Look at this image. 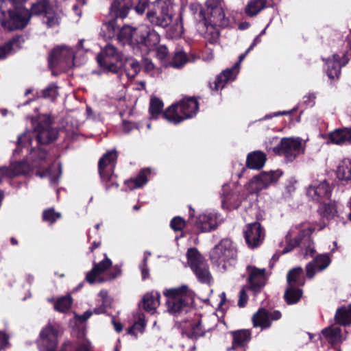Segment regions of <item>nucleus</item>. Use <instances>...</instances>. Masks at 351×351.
<instances>
[{"instance_id": "c03bdc74", "label": "nucleus", "mask_w": 351, "mask_h": 351, "mask_svg": "<svg viewBox=\"0 0 351 351\" xmlns=\"http://www.w3.org/2000/svg\"><path fill=\"white\" fill-rule=\"evenodd\" d=\"M62 217L60 213L56 212L53 208L45 209L42 214V219L45 222L53 224Z\"/></svg>"}, {"instance_id": "8fccbe9b", "label": "nucleus", "mask_w": 351, "mask_h": 351, "mask_svg": "<svg viewBox=\"0 0 351 351\" xmlns=\"http://www.w3.org/2000/svg\"><path fill=\"white\" fill-rule=\"evenodd\" d=\"M112 266V261L108 257L106 254H104V259L99 263L94 262L93 267L97 269V271L101 274Z\"/></svg>"}, {"instance_id": "2f4dec72", "label": "nucleus", "mask_w": 351, "mask_h": 351, "mask_svg": "<svg viewBox=\"0 0 351 351\" xmlns=\"http://www.w3.org/2000/svg\"><path fill=\"white\" fill-rule=\"evenodd\" d=\"M335 319L337 324L347 326L351 324V304L346 306H341L337 308Z\"/></svg>"}, {"instance_id": "5701e85b", "label": "nucleus", "mask_w": 351, "mask_h": 351, "mask_svg": "<svg viewBox=\"0 0 351 351\" xmlns=\"http://www.w3.org/2000/svg\"><path fill=\"white\" fill-rule=\"evenodd\" d=\"M134 7V0H112L109 14L112 18L125 19Z\"/></svg>"}, {"instance_id": "f03ea898", "label": "nucleus", "mask_w": 351, "mask_h": 351, "mask_svg": "<svg viewBox=\"0 0 351 351\" xmlns=\"http://www.w3.org/2000/svg\"><path fill=\"white\" fill-rule=\"evenodd\" d=\"M0 24L5 29L13 31L25 27L31 18L29 10L22 5L24 2L0 0Z\"/></svg>"}, {"instance_id": "7ed1b4c3", "label": "nucleus", "mask_w": 351, "mask_h": 351, "mask_svg": "<svg viewBox=\"0 0 351 351\" xmlns=\"http://www.w3.org/2000/svg\"><path fill=\"white\" fill-rule=\"evenodd\" d=\"M163 295L167 298V311L174 316L187 313L194 303L193 293L186 285L166 289Z\"/></svg>"}, {"instance_id": "e433bc0d", "label": "nucleus", "mask_w": 351, "mask_h": 351, "mask_svg": "<svg viewBox=\"0 0 351 351\" xmlns=\"http://www.w3.org/2000/svg\"><path fill=\"white\" fill-rule=\"evenodd\" d=\"M118 19L112 18L107 22H104L102 25L101 31L104 34V36L108 38H112L114 37L119 32L118 25L117 20Z\"/></svg>"}, {"instance_id": "0eeeda50", "label": "nucleus", "mask_w": 351, "mask_h": 351, "mask_svg": "<svg viewBox=\"0 0 351 351\" xmlns=\"http://www.w3.org/2000/svg\"><path fill=\"white\" fill-rule=\"evenodd\" d=\"M170 0H156L151 3L146 13V19L154 27L167 28L172 22Z\"/></svg>"}, {"instance_id": "5fc2aeb1", "label": "nucleus", "mask_w": 351, "mask_h": 351, "mask_svg": "<svg viewBox=\"0 0 351 351\" xmlns=\"http://www.w3.org/2000/svg\"><path fill=\"white\" fill-rule=\"evenodd\" d=\"M24 42L25 38L23 35H16L13 36L5 43L10 45V50L12 51L14 47H17L18 49L22 48V44L24 43Z\"/></svg>"}, {"instance_id": "a878e982", "label": "nucleus", "mask_w": 351, "mask_h": 351, "mask_svg": "<svg viewBox=\"0 0 351 351\" xmlns=\"http://www.w3.org/2000/svg\"><path fill=\"white\" fill-rule=\"evenodd\" d=\"M287 286L297 287L304 286L306 280L303 269L300 267H298L290 269L287 274Z\"/></svg>"}, {"instance_id": "f3484780", "label": "nucleus", "mask_w": 351, "mask_h": 351, "mask_svg": "<svg viewBox=\"0 0 351 351\" xmlns=\"http://www.w3.org/2000/svg\"><path fill=\"white\" fill-rule=\"evenodd\" d=\"M282 174L283 172L280 169L268 172L262 171L251 179L250 185L254 192L258 193L267 189L270 184L277 182Z\"/></svg>"}, {"instance_id": "864d4df0", "label": "nucleus", "mask_w": 351, "mask_h": 351, "mask_svg": "<svg viewBox=\"0 0 351 351\" xmlns=\"http://www.w3.org/2000/svg\"><path fill=\"white\" fill-rule=\"evenodd\" d=\"M150 0H138L137 3L136 5L134 4L133 10L136 12V13L138 15H143L145 10L151 5Z\"/></svg>"}, {"instance_id": "79ce46f5", "label": "nucleus", "mask_w": 351, "mask_h": 351, "mask_svg": "<svg viewBox=\"0 0 351 351\" xmlns=\"http://www.w3.org/2000/svg\"><path fill=\"white\" fill-rule=\"evenodd\" d=\"M58 87L53 83L49 84L45 88L41 90L40 95L37 97H41L45 99H49L54 101L58 96Z\"/></svg>"}, {"instance_id": "aec40b11", "label": "nucleus", "mask_w": 351, "mask_h": 351, "mask_svg": "<svg viewBox=\"0 0 351 351\" xmlns=\"http://www.w3.org/2000/svg\"><path fill=\"white\" fill-rule=\"evenodd\" d=\"M265 237L264 229L259 222L248 223L244 230V238L251 248L258 247Z\"/></svg>"}, {"instance_id": "6e6d98bb", "label": "nucleus", "mask_w": 351, "mask_h": 351, "mask_svg": "<svg viewBox=\"0 0 351 351\" xmlns=\"http://www.w3.org/2000/svg\"><path fill=\"white\" fill-rule=\"evenodd\" d=\"M142 70L147 74H149L155 69V66L153 62L147 58H142L141 60Z\"/></svg>"}, {"instance_id": "13d9d810", "label": "nucleus", "mask_w": 351, "mask_h": 351, "mask_svg": "<svg viewBox=\"0 0 351 351\" xmlns=\"http://www.w3.org/2000/svg\"><path fill=\"white\" fill-rule=\"evenodd\" d=\"M341 329L339 328H326L322 330L323 335L327 339H335L341 334Z\"/></svg>"}, {"instance_id": "f704fd0d", "label": "nucleus", "mask_w": 351, "mask_h": 351, "mask_svg": "<svg viewBox=\"0 0 351 351\" xmlns=\"http://www.w3.org/2000/svg\"><path fill=\"white\" fill-rule=\"evenodd\" d=\"M125 68L128 77L130 78H134L142 71L141 62L133 58L126 59Z\"/></svg>"}, {"instance_id": "603ef678", "label": "nucleus", "mask_w": 351, "mask_h": 351, "mask_svg": "<svg viewBox=\"0 0 351 351\" xmlns=\"http://www.w3.org/2000/svg\"><path fill=\"white\" fill-rule=\"evenodd\" d=\"M336 213L335 207L331 204H324L321 208V215L327 219L334 218Z\"/></svg>"}, {"instance_id": "39448f33", "label": "nucleus", "mask_w": 351, "mask_h": 351, "mask_svg": "<svg viewBox=\"0 0 351 351\" xmlns=\"http://www.w3.org/2000/svg\"><path fill=\"white\" fill-rule=\"evenodd\" d=\"M191 8L198 11L195 13V19L199 21V25H202L210 33L217 26L226 27L229 24V19L226 17L222 5L206 8V11L200 5H192Z\"/></svg>"}, {"instance_id": "4d7b16f0", "label": "nucleus", "mask_w": 351, "mask_h": 351, "mask_svg": "<svg viewBox=\"0 0 351 351\" xmlns=\"http://www.w3.org/2000/svg\"><path fill=\"white\" fill-rule=\"evenodd\" d=\"M122 270L119 265H116L112 267L111 269H110L106 273V279L108 280H112L118 278L121 275Z\"/></svg>"}, {"instance_id": "c9c22d12", "label": "nucleus", "mask_w": 351, "mask_h": 351, "mask_svg": "<svg viewBox=\"0 0 351 351\" xmlns=\"http://www.w3.org/2000/svg\"><path fill=\"white\" fill-rule=\"evenodd\" d=\"M163 107L164 104L161 99L156 97L151 98L149 107L150 118L157 119L160 114L162 116V114L165 112L163 111Z\"/></svg>"}, {"instance_id": "4be33fe9", "label": "nucleus", "mask_w": 351, "mask_h": 351, "mask_svg": "<svg viewBox=\"0 0 351 351\" xmlns=\"http://www.w3.org/2000/svg\"><path fill=\"white\" fill-rule=\"evenodd\" d=\"M232 338V346L228 347L226 351H234L238 348L245 350L252 339V331L250 329H240L232 330L230 332Z\"/></svg>"}, {"instance_id": "4468645a", "label": "nucleus", "mask_w": 351, "mask_h": 351, "mask_svg": "<svg viewBox=\"0 0 351 351\" xmlns=\"http://www.w3.org/2000/svg\"><path fill=\"white\" fill-rule=\"evenodd\" d=\"M246 271L248 273V277L247 278V285H245V287L248 291H252L254 295H256L262 291L266 285V269L247 265Z\"/></svg>"}, {"instance_id": "58836bf2", "label": "nucleus", "mask_w": 351, "mask_h": 351, "mask_svg": "<svg viewBox=\"0 0 351 351\" xmlns=\"http://www.w3.org/2000/svg\"><path fill=\"white\" fill-rule=\"evenodd\" d=\"M72 304V297L70 295H66L65 296H62L56 300L54 304V308L56 311L60 313H65L71 308Z\"/></svg>"}, {"instance_id": "0e129e2a", "label": "nucleus", "mask_w": 351, "mask_h": 351, "mask_svg": "<svg viewBox=\"0 0 351 351\" xmlns=\"http://www.w3.org/2000/svg\"><path fill=\"white\" fill-rule=\"evenodd\" d=\"M99 274L97 269L93 267L92 269L86 274V280L90 284H93L95 282L96 278Z\"/></svg>"}, {"instance_id": "a19ab883", "label": "nucleus", "mask_w": 351, "mask_h": 351, "mask_svg": "<svg viewBox=\"0 0 351 351\" xmlns=\"http://www.w3.org/2000/svg\"><path fill=\"white\" fill-rule=\"evenodd\" d=\"M49 0H39L33 3L30 8L29 13L32 15L39 16L44 14L50 6Z\"/></svg>"}, {"instance_id": "a211bd4d", "label": "nucleus", "mask_w": 351, "mask_h": 351, "mask_svg": "<svg viewBox=\"0 0 351 351\" xmlns=\"http://www.w3.org/2000/svg\"><path fill=\"white\" fill-rule=\"evenodd\" d=\"M60 326L58 323H49L40 333L42 346L45 351H56L58 343Z\"/></svg>"}, {"instance_id": "6ab92c4d", "label": "nucleus", "mask_w": 351, "mask_h": 351, "mask_svg": "<svg viewBox=\"0 0 351 351\" xmlns=\"http://www.w3.org/2000/svg\"><path fill=\"white\" fill-rule=\"evenodd\" d=\"M282 317V313L278 310L269 311L265 308H259L252 317V325L254 328H260L265 330L271 326L272 321L279 320Z\"/></svg>"}, {"instance_id": "2eb2a0df", "label": "nucleus", "mask_w": 351, "mask_h": 351, "mask_svg": "<svg viewBox=\"0 0 351 351\" xmlns=\"http://www.w3.org/2000/svg\"><path fill=\"white\" fill-rule=\"evenodd\" d=\"M249 48L239 56L238 61L229 69L223 70L221 73L217 75L213 83L210 82L209 86L213 90H219L223 89L228 82L234 81L236 79L238 71L235 70L239 69L242 61L245 58L246 56L249 53Z\"/></svg>"}, {"instance_id": "e2e57ef3", "label": "nucleus", "mask_w": 351, "mask_h": 351, "mask_svg": "<svg viewBox=\"0 0 351 351\" xmlns=\"http://www.w3.org/2000/svg\"><path fill=\"white\" fill-rule=\"evenodd\" d=\"M157 57L162 60L167 58L169 55L168 48L165 45H160L156 49Z\"/></svg>"}, {"instance_id": "69168bd1", "label": "nucleus", "mask_w": 351, "mask_h": 351, "mask_svg": "<svg viewBox=\"0 0 351 351\" xmlns=\"http://www.w3.org/2000/svg\"><path fill=\"white\" fill-rule=\"evenodd\" d=\"M316 265L313 263H308L306 266V277L308 278H313L316 274Z\"/></svg>"}, {"instance_id": "c756f323", "label": "nucleus", "mask_w": 351, "mask_h": 351, "mask_svg": "<svg viewBox=\"0 0 351 351\" xmlns=\"http://www.w3.org/2000/svg\"><path fill=\"white\" fill-rule=\"evenodd\" d=\"M302 295L303 291L300 287L287 286L283 298L288 305H293L300 301Z\"/></svg>"}, {"instance_id": "412c9836", "label": "nucleus", "mask_w": 351, "mask_h": 351, "mask_svg": "<svg viewBox=\"0 0 351 351\" xmlns=\"http://www.w3.org/2000/svg\"><path fill=\"white\" fill-rule=\"evenodd\" d=\"M332 191V187L324 180L317 184L311 185L307 190V194L315 201L324 203L326 200L330 199Z\"/></svg>"}, {"instance_id": "c85d7f7f", "label": "nucleus", "mask_w": 351, "mask_h": 351, "mask_svg": "<svg viewBox=\"0 0 351 351\" xmlns=\"http://www.w3.org/2000/svg\"><path fill=\"white\" fill-rule=\"evenodd\" d=\"M340 60V56L337 53L332 55V58H328L326 60V64H327L326 73L328 77L333 80L335 79H339L341 75V66L338 63Z\"/></svg>"}, {"instance_id": "f257e3e1", "label": "nucleus", "mask_w": 351, "mask_h": 351, "mask_svg": "<svg viewBox=\"0 0 351 351\" xmlns=\"http://www.w3.org/2000/svg\"><path fill=\"white\" fill-rule=\"evenodd\" d=\"M117 40L124 45L130 46L134 50L148 51L159 43L160 36L147 25L138 27L124 25L119 29Z\"/></svg>"}, {"instance_id": "09e8293b", "label": "nucleus", "mask_w": 351, "mask_h": 351, "mask_svg": "<svg viewBox=\"0 0 351 351\" xmlns=\"http://www.w3.org/2000/svg\"><path fill=\"white\" fill-rule=\"evenodd\" d=\"M187 226H191V224L188 223V220L185 221L180 216L174 217L170 222L171 228L176 232L182 230Z\"/></svg>"}, {"instance_id": "338daca9", "label": "nucleus", "mask_w": 351, "mask_h": 351, "mask_svg": "<svg viewBox=\"0 0 351 351\" xmlns=\"http://www.w3.org/2000/svg\"><path fill=\"white\" fill-rule=\"evenodd\" d=\"M138 125L136 123L131 122L128 121H123V130L125 133L130 132L134 129H138Z\"/></svg>"}, {"instance_id": "9b49d317", "label": "nucleus", "mask_w": 351, "mask_h": 351, "mask_svg": "<svg viewBox=\"0 0 351 351\" xmlns=\"http://www.w3.org/2000/svg\"><path fill=\"white\" fill-rule=\"evenodd\" d=\"M273 150L276 154L283 155L288 162H293L304 152L301 140L292 138H282L280 143L274 147Z\"/></svg>"}, {"instance_id": "cd10ccee", "label": "nucleus", "mask_w": 351, "mask_h": 351, "mask_svg": "<svg viewBox=\"0 0 351 351\" xmlns=\"http://www.w3.org/2000/svg\"><path fill=\"white\" fill-rule=\"evenodd\" d=\"M160 294L156 291L147 293L144 295L142 302L146 312L154 313L160 304Z\"/></svg>"}, {"instance_id": "680f3d73", "label": "nucleus", "mask_w": 351, "mask_h": 351, "mask_svg": "<svg viewBox=\"0 0 351 351\" xmlns=\"http://www.w3.org/2000/svg\"><path fill=\"white\" fill-rule=\"evenodd\" d=\"M246 291H248L245 285L239 291V298L238 301V306L240 308H243L246 306L248 301V295L246 293Z\"/></svg>"}, {"instance_id": "dca6fc26", "label": "nucleus", "mask_w": 351, "mask_h": 351, "mask_svg": "<svg viewBox=\"0 0 351 351\" xmlns=\"http://www.w3.org/2000/svg\"><path fill=\"white\" fill-rule=\"evenodd\" d=\"M73 61V50L65 47L54 48L48 58L49 66L51 69L58 66H69Z\"/></svg>"}, {"instance_id": "473e14b6", "label": "nucleus", "mask_w": 351, "mask_h": 351, "mask_svg": "<svg viewBox=\"0 0 351 351\" xmlns=\"http://www.w3.org/2000/svg\"><path fill=\"white\" fill-rule=\"evenodd\" d=\"M267 2V0H250L245 8V13L248 16H255L266 8Z\"/></svg>"}, {"instance_id": "de8ad7c7", "label": "nucleus", "mask_w": 351, "mask_h": 351, "mask_svg": "<svg viewBox=\"0 0 351 351\" xmlns=\"http://www.w3.org/2000/svg\"><path fill=\"white\" fill-rule=\"evenodd\" d=\"M47 154V151L41 147L33 148L31 152L32 156L34 158V162H36L37 160H38L40 167H42V163L45 162Z\"/></svg>"}, {"instance_id": "423d86ee", "label": "nucleus", "mask_w": 351, "mask_h": 351, "mask_svg": "<svg viewBox=\"0 0 351 351\" xmlns=\"http://www.w3.org/2000/svg\"><path fill=\"white\" fill-rule=\"evenodd\" d=\"M117 158L118 152L116 149H112L107 151L99 160L98 172L106 190L119 187L117 176L114 173Z\"/></svg>"}, {"instance_id": "bb28decb", "label": "nucleus", "mask_w": 351, "mask_h": 351, "mask_svg": "<svg viewBox=\"0 0 351 351\" xmlns=\"http://www.w3.org/2000/svg\"><path fill=\"white\" fill-rule=\"evenodd\" d=\"M151 174L149 168L141 169L137 176L125 181V184L131 190L143 187L148 182L147 176Z\"/></svg>"}, {"instance_id": "f8f14e48", "label": "nucleus", "mask_w": 351, "mask_h": 351, "mask_svg": "<svg viewBox=\"0 0 351 351\" xmlns=\"http://www.w3.org/2000/svg\"><path fill=\"white\" fill-rule=\"evenodd\" d=\"M237 256V249L233 245L232 241L228 239H222L210 252L211 261L218 265L229 260L235 259Z\"/></svg>"}, {"instance_id": "49530a36", "label": "nucleus", "mask_w": 351, "mask_h": 351, "mask_svg": "<svg viewBox=\"0 0 351 351\" xmlns=\"http://www.w3.org/2000/svg\"><path fill=\"white\" fill-rule=\"evenodd\" d=\"M313 232L314 228H313L302 229L299 232L298 234L292 239V242L295 243V245L299 247L305 238H306L307 240H310L311 235Z\"/></svg>"}, {"instance_id": "b1692460", "label": "nucleus", "mask_w": 351, "mask_h": 351, "mask_svg": "<svg viewBox=\"0 0 351 351\" xmlns=\"http://www.w3.org/2000/svg\"><path fill=\"white\" fill-rule=\"evenodd\" d=\"M328 143L339 146L351 145V126L335 129L328 134Z\"/></svg>"}, {"instance_id": "3c124183", "label": "nucleus", "mask_w": 351, "mask_h": 351, "mask_svg": "<svg viewBox=\"0 0 351 351\" xmlns=\"http://www.w3.org/2000/svg\"><path fill=\"white\" fill-rule=\"evenodd\" d=\"M151 253L145 252L144 254V258L143 261L139 265V268L141 271L142 279L143 280L149 278V269L148 267V256H150Z\"/></svg>"}, {"instance_id": "4c0bfd02", "label": "nucleus", "mask_w": 351, "mask_h": 351, "mask_svg": "<svg viewBox=\"0 0 351 351\" xmlns=\"http://www.w3.org/2000/svg\"><path fill=\"white\" fill-rule=\"evenodd\" d=\"M185 334L187 337L191 339H197L205 335V331L202 327V321L199 319L197 322L192 323L190 328L186 330Z\"/></svg>"}, {"instance_id": "bf43d9fd", "label": "nucleus", "mask_w": 351, "mask_h": 351, "mask_svg": "<svg viewBox=\"0 0 351 351\" xmlns=\"http://www.w3.org/2000/svg\"><path fill=\"white\" fill-rule=\"evenodd\" d=\"M346 41L348 43V46L350 48V51L346 52V53H344L342 57H340V60L338 61V63L339 64V65L341 67L345 66L348 63V62H349V58L348 56V54L351 56V34H350L347 36Z\"/></svg>"}, {"instance_id": "774afa93", "label": "nucleus", "mask_w": 351, "mask_h": 351, "mask_svg": "<svg viewBox=\"0 0 351 351\" xmlns=\"http://www.w3.org/2000/svg\"><path fill=\"white\" fill-rule=\"evenodd\" d=\"M12 53L10 45L5 43L0 45V60L5 59L9 54Z\"/></svg>"}, {"instance_id": "1a4fd4ad", "label": "nucleus", "mask_w": 351, "mask_h": 351, "mask_svg": "<svg viewBox=\"0 0 351 351\" xmlns=\"http://www.w3.org/2000/svg\"><path fill=\"white\" fill-rule=\"evenodd\" d=\"M97 62L102 69L118 73L122 66V56L114 45L108 44L97 56Z\"/></svg>"}, {"instance_id": "ea45409f", "label": "nucleus", "mask_w": 351, "mask_h": 351, "mask_svg": "<svg viewBox=\"0 0 351 351\" xmlns=\"http://www.w3.org/2000/svg\"><path fill=\"white\" fill-rule=\"evenodd\" d=\"M188 61L189 58L184 51L182 50L176 51L173 53L169 65L173 68L178 69L182 67Z\"/></svg>"}, {"instance_id": "ddd939ff", "label": "nucleus", "mask_w": 351, "mask_h": 351, "mask_svg": "<svg viewBox=\"0 0 351 351\" xmlns=\"http://www.w3.org/2000/svg\"><path fill=\"white\" fill-rule=\"evenodd\" d=\"M188 223L194 226L201 232H210L218 226L217 216L213 213H202L195 217V210L189 206Z\"/></svg>"}, {"instance_id": "052dcab7", "label": "nucleus", "mask_w": 351, "mask_h": 351, "mask_svg": "<svg viewBox=\"0 0 351 351\" xmlns=\"http://www.w3.org/2000/svg\"><path fill=\"white\" fill-rule=\"evenodd\" d=\"M145 326V323L143 321L139 320L135 322L132 326L129 327L128 328L127 332L129 335L136 336V333L135 331L138 330L142 332L143 331Z\"/></svg>"}, {"instance_id": "6e6552de", "label": "nucleus", "mask_w": 351, "mask_h": 351, "mask_svg": "<svg viewBox=\"0 0 351 351\" xmlns=\"http://www.w3.org/2000/svg\"><path fill=\"white\" fill-rule=\"evenodd\" d=\"M186 257L187 263L198 281L202 284L210 285L213 277L209 265L197 249L195 247L188 249Z\"/></svg>"}, {"instance_id": "9d476101", "label": "nucleus", "mask_w": 351, "mask_h": 351, "mask_svg": "<svg viewBox=\"0 0 351 351\" xmlns=\"http://www.w3.org/2000/svg\"><path fill=\"white\" fill-rule=\"evenodd\" d=\"M53 123V121L49 115L40 118L34 129L39 145H49L58 138V131L52 128Z\"/></svg>"}, {"instance_id": "7c9ffc66", "label": "nucleus", "mask_w": 351, "mask_h": 351, "mask_svg": "<svg viewBox=\"0 0 351 351\" xmlns=\"http://www.w3.org/2000/svg\"><path fill=\"white\" fill-rule=\"evenodd\" d=\"M7 169L6 175L10 177H15L21 175H27L32 171L30 165L26 161H18L15 162L11 165V169ZM5 176V174L4 175Z\"/></svg>"}, {"instance_id": "72a5a7b5", "label": "nucleus", "mask_w": 351, "mask_h": 351, "mask_svg": "<svg viewBox=\"0 0 351 351\" xmlns=\"http://www.w3.org/2000/svg\"><path fill=\"white\" fill-rule=\"evenodd\" d=\"M337 177L341 181L351 182V160L343 159L339 165Z\"/></svg>"}, {"instance_id": "393cba45", "label": "nucleus", "mask_w": 351, "mask_h": 351, "mask_svg": "<svg viewBox=\"0 0 351 351\" xmlns=\"http://www.w3.org/2000/svg\"><path fill=\"white\" fill-rule=\"evenodd\" d=\"M267 160V155L262 151H254L249 153L246 158V167L250 169L260 170Z\"/></svg>"}, {"instance_id": "a18cd8bd", "label": "nucleus", "mask_w": 351, "mask_h": 351, "mask_svg": "<svg viewBox=\"0 0 351 351\" xmlns=\"http://www.w3.org/2000/svg\"><path fill=\"white\" fill-rule=\"evenodd\" d=\"M330 258L327 254H320L317 256L313 263L316 265L318 271L325 269L330 263Z\"/></svg>"}, {"instance_id": "37998d69", "label": "nucleus", "mask_w": 351, "mask_h": 351, "mask_svg": "<svg viewBox=\"0 0 351 351\" xmlns=\"http://www.w3.org/2000/svg\"><path fill=\"white\" fill-rule=\"evenodd\" d=\"M44 18L46 19V21H45V24L49 28L58 25L60 23V18L51 5L49 6L44 14Z\"/></svg>"}, {"instance_id": "20e7f679", "label": "nucleus", "mask_w": 351, "mask_h": 351, "mask_svg": "<svg viewBox=\"0 0 351 351\" xmlns=\"http://www.w3.org/2000/svg\"><path fill=\"white\" fill-rule=\"evenodd\" d=\"M199 110V103L195 97H185L179 102L168 107L162 117L174 124L194 117Z\"/></svg>"}]
</instances>
